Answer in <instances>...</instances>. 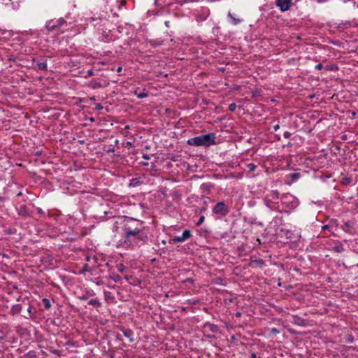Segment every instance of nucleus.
Returning a JSON list of instances; mask_svg holds the SVG:
<instances>
[{"instance_id":"obj_1","label":"nucleus","mask_w":358,"mask_h":358,"mask_svg":"<svg viewBox=\"0 0 358 358\" xmlns=\"http://www.w3.org/2000/svg\"><path fill=\"white\" fill-rule=\"evenodd\" d=\"M115 222V224H118ZM122 233L117 242V247L126 250H134L148 241V235L145 231V222L129 216H123L120 222Z\"/></svg>"},{"instance_id":"obj_2","label":"nucleus","mask_w":358,"mask_h":358,"mask_svg":"<svg viewBox=\"0 0 358 358\" xmlns=\"http://www.w3.org/2000/svg\"><path fill=\"white\" fill-rule=\"evenodd\" d=\"M215 138L216 136L215 133H209L190 138L187 140V143L191 146L210 147L215 144Z\"/></svg>"},{"instance_id":"obj_3","label":"nucleus","mask_w":358,"mask_h":358,"mask_svg":"<svg viewBox=\"0 0 358 358\" xmlns=\"http://www.w3.org/2000/svg\"><path fill=\"white\" fill-rule=\"evenodd\" d=\"M281 203L289 210L295 209L299 205L298 199L292 194H284L281 197Z\"/></svg>"},{"instance_id":"obj_4","label":"nucleus","mask_w":358,"mask_h":358,"mask_svg":"<svg viewBox=\"0 0 358 358\" xmlns=\"http://www.w3.org/2000/svg\"><path fill=\"white\" fill-rule=\"evenodd\" d=\"M66 24V21L63 17H60L57 20L54 19L48 20L46 22L45 28L48 31H52Z\"/></svg>"},{"instance_id":"obj_5","label":"nucleus","mask_w":358,"mask_h":358,"mask_svg":"<svg viewBox=\"0 0 358 358\" xmlns=\"http://www.w3.org/2000/svg\"><path fill=\"white\" fill-rule=\"evenodd\" d=\"M212 211L215 215L224 217L229 213V209L223 201H220L214 206Z\"/></svg>"},{"instance_id":"obj_6","label":"nucleus","mask_w":358,"mask_h":358,"mask_svg":"<svg viewBox=\"0 0 358 358\" xmlns=\"http://www.w3.org/2000/svg\"><path fill=\"white\" fill-rule=\"evenodd\" d=\"M15 208L17 215L24 219L32 217L33 216V212L25 204L16 206Z\"/></svg>"},{"instance_id":"obj_7","label":"nucleus","mask_w":358,"mask_h":358,"mask_svg":"<svg viewBox=\"0 0 358 358\" xmlns=\"http://www.w3.org/2000/svg\"><path fill=\"white\" fill-rule=\"evenodd\" d=\"M279 195L280 194L277 190L271 191L264 199L265 204L270 207L271 203H277L279 199Z\"/></svg>"},{"instance_id":"obj_8","label":"nucleus","mask_w":358,"mask_h":358,"mask_svg":"<svg viewBox=\"0 0 358 358\" xmlns=\"http://www.w3.org/2000/svg\"><path fill=\"white\" fill-rule=\"evenodd\" d=\"M191 236V231L188 229H186L182 232L181 236H175L171 238L169 243L171 244H176L179 242H183L189 239Z\"/></svg>"},{"instance_id":"obj_9","label":"nucleus","mask_w":358,"mask_h":358,"mask_svg":"<svg viewBox=\"0 0 358 358\" xmlns=\"http://www.w3.org/2000/svg\"><path fill=\"white\" fill-rule=\"evenodd\" d=\"M275 5L281 12H285L290 9L292 6V0H276Z\"/></svg>"},{"instance_id":"obj_10","label":"nucleus","mask_w":358,"mask_h":358,"mask_svg":"<svg viewBox=\"0 0 358 358\" xmlns=\"http://www.w3.org/2000/svg\"><path fill=\"white\" fill-rule=\"evenodd\" d=\"M264 265V261L262 259L257 258L255 256H251L250 258L249 266L252 268H262Z\"/></svg>"},{"instance_id":"obj_11","label":"nucleus","mask_w":358,"mask_h":358,"mask_svg":"<svg viewBox=\"0 0 358 358\" xmlns=\"http://www.w3.org/2000/svg\"><path fill=\"white\" fill-rule=\"evenodd\" d=\"M292 319L293 320H292V323L295 325L301 326V327H305L307 325L306 320L301 317L300 316L292 315Z\"/></svg>"},{"instance_id":"obj_12","label":"nucleus","mask_w":358,"mask_h":358,"mask_svg":"<svg viewBox=\"0 0 358 358\" xmlns=\"http://www.w3.org/2000/svg\"><path fill=\"white\" fill-rule=\"evenodd\" d=\"M213 187V185L210 182L202 183L200 186L201 190L206 194H209Z\"/></svg>"},{"instance_id":"obj_13","label":"nucleus","mask_w":358,"mask_h":358,"mask_svg":"<svg viewBox=\"0 0 358 358\" xmlns=\"http://www.w3.org/2000/svg\"><path fill=\"white\" fill-rule=\"evenodd\" d=\"M123 335L129 339L130 343L134 341V332L132 330L129 329H121Z\"/></svg>"},{"instance_id":"obj_14","label":"nucleus","mask_w":358,"mask_h":358,"mask_svg":"<svg viewBox=\"0 0 358 358\" xmlns=\"http://www.w3.org/2000/svg\"><path fill=\"white\" fill-rule=\"evenodd\" d=\"M87 86L93 90L103 87L101 83L95 79L89 81Z\"/></svg>"},{"instance_id":"obj_15","label":"nucleus","mask_w":358,"mask_h":358,"mask_svg":"<svg viewBox=\"0 0 358 358\" xmlns=\"http://www.w3.org/2000/svg\"><path fill=\"white\" fill-rule=\"evenodd\" d=\"M134 94L138 98V99H143V98H145L147 96H148V93L146 92L145 90H140L139 88H137L135 91H134Z\"/></svg>"},{"instance_id":"obj_16","label":"nucleus","mask_w":358,"mask_h":358,"mask_svg":"<svg viewBox=\"0 0 358 358\" xmlns=\"http://www.w3.org/2000/svg\"><path fill=\"white\" fill-rule=\"evenodd\" d=\"M22 309V306L20 304H15L11 307L10 314L15 315L20 313Z\"/></svg>"},{"instance_id":"obj_17","label":"nucleus","mask_w":358,"mask_h":358,"mask_svg":"<svg viewBox=\"0 0 358 358\" xmlns=\"http://www.w3.org/2000/svg\"><path fill=\"white\" fill-rule=\"evenodd\" d=\"M163 42L164 41L160 39V38H157V39H152V40H150L149 41V44L153 47V48H156L157 46H159V45H162L163 44Z\"/></svg>"},{"instance_id":"obj_18","label":"nucleus","mask_w":358,"mask_h":358,"mask_svg":"<svg viewBox=\"0 0 358 358\" xmlns=\"http://www.w3.org/2000/svg\"><path fill=\"white\" fill-rule=\"evenodd\" d=\"M345 250L343 245L341 243H337L332 248V251L341 253Z\"/></svg>"},{"instance_id":"obj_19","label":"nucleus","mask_w":358,"mask_h":358,"mask_svg":"<svg viewBox=\"0 0 358 358\" xmlns=\"http://www.w3.org/2000/svg\"><path fill=\"white\" fill-rule=\"evenodd\" d=\"M88 303L97 308L101 307V303L97 299H92L89 301Z\"/></svg>"},{"instance_id":"obj_20","label":"nucleus","mask_w":358,"mask_h":358,"mask_svg":"<svg viewBox=\"0 0 358 358\" xmlns=\"http://www.w3.org/2000/svg\"><path fill=\"white\" fill-rule=\"evenodd\" d=\"M36 66H37L38 69L43 70V71H46L48 69V65H47L46 62H38L36 63Z\"/></svg>"},{"instance_id":"obj_21","label":"nucleus","mask_w":358,"mask_h":358,"mask_svg":"<svg viewBox=\"0 0 358 358\" xmlns=\"http://www.w3.org/2000/svg\"><path fill=\"white\" fill-rule=\"evenodd\" d=\"M104 297L105 300L107 301H112L114 299V296L110 292L106 291L104 292Z\"/></svg>"},{"instance_id":"obj_22","label":"nucleus","mask_w":358,"mask_h":358,"mask_svg":"<svg viewBox=\"0 0 358 358\" xmlns=\"http://www.w3.org/2000/svg\"><path fill=\"white\" fill-rule=\"evenodd\" d=\"M141 183L142 182L140 181V180L138 178H133L131 180L129 185L135 187L139 186Z\"/></svg>"},{"instance_id":"obj_23","label":"nucleus","mask_w":358,"mask_h":358,"mask_svg":"<svg viewBox=\"0 0 358 358\" xmlns=\"http://www.w3.org/2000/svg\"><path fill=\"white\" fill-rule=\"evenodd\" d=\"M42 303H43V306L45 307V309H50V307H51V303H50V301L48 299H46V298H43L42 299Z\"/></svg>"},{"instance_id":"obj_24","label":"nucleus","mask_w":358,"mask_h":358,"mask_svg":"<svg viewBox=\"0 0 358 358\" xmlns=\"http://www.w3.org/2000/svg\"><path fill=\"white\" fill-rule=\"evenodd\" d=\"M301 176L299 173H293L289 175V178L292 182L296 181Z\"/></svg>"},{"instance_id":"obj_25","label":"nucleus","mask_w":358,"mask_h":358,"mask_svg":"<svg viewBox=\"0 0 358 358\" xmlns=\"http://www.w3.org/2000/svg\"><path fill=\"white\" fill-rule=\"evenodd\" d=\"M27 312H28V314H29V316H26L24 315V317L25 318H33L34 317V313L32 311V306H29V308H27Z\"/></svg>"},{"instance_id":"obj_26","label":"nucleus","mask_w":358,"mask_h":358,"mask_svg":"<svg viewBox=\"0 0 358 358\" xmlns=\"http://www.w3.org/2000/svg\"><path fill=\"white\" fill-rule=\"evenodd\" d=\"M228 16L231 19L232 23L234 25L238 24L241 22V20L235 18L230 12L229 13Z\"/></svg>"},{"instance_id":"obj_27","label":"nucleus","mask_w":358,"mask_h":358,"mask_svg":"<svg viewBox=\"0 0 358 358\" xmlns=\"http://www.w3.org/2000/svg\"><path fill=\"white\" fill-rule=\"evenodd\" d=\"M247 167L250 172H254L257 169V166L253 163L248 164Z\"/></svg>"},{"instance_id":"obj_28","label":"nucleus","mask_w":358,"mask_h":358,"mask_svg":"<svg viewBox=\"0 0 358 358\" xmlns=\"http://www.w3.org/2000/svg\"><path fill=\"white\" fill-rule=\"evenodd\" d=\"M209 329L212 332H217L218 331V327L215 324H208Z\"/></svg>"},{"instance_id":"obj_29","label":"nucleus","mask_w":358,"mask_h":358,"mask_svg":"<svg viewBox=\"0 0 358 358\" xmlns=\"http://www.w3.org/2000/svg\"><path fill=\"white\" fill-rule=\"evenodd\" d=\"M269 332L271 334H278L280 333V330L277 328H271L269 329Z\"/></svg>"},{"instance_id":"obj_30","label":"nucleus","mask_w":358,"mask_h":358,"mask_svg":"<svg viewBox=\"0 0 358 358\" xmlns=\"http://www.w3.org/2000/svg\"><path fill=\"white\" fill-rule=\"evenodd\" d=\"M88 271H90L89 265L88 264H85L84 266L83 267L80 273H83L85 272H88Z\"/></svg>"},{"instance_id":"obj_31","label":"nucleus","mask_w":358,"mask_h":358,"mask_svg":"<svg viewBox=\"0 0 358 358\" xmlns=\"http://www.w3.org/2000/svg\"><path fill=\"white\" fill-rule=\"evenodd\" d=\"M125 266L122 264H120L117 265L118 271L122 273L124 271Z\"/></svg>"},{"instance_id":"obj_32","label":"nucleus","mask_w":358,"mask_h":358,"mask_svg":"<svg viewBox=\"0 0 358 358\" xmlns=\"http://www.w3.org/2000/svg\"><path fill=\"white\" fill-rule=\"evenodd\" d=\"M236 108V103H231L229 106V110L230 111H234Z\"/></svg>"},{"instance_id":"obj_33","label":"nucleus","mask_w":358,"mask_h":358,"mask_svg":"<svg viewBox=\"0 0 358 358\" xmlns=\"http://www.w3.org/2000/svg\"><path fill=\"white\" fill-rule=\"evenodd\" d=\"M205 217L203 215L201 216L198 222H196L197 226H200L204 221Z\"/></svg>"},{"instance_id":"obj_34","label":"nucleus","mask_w":358,"mask_h":358,"mask_svg":"<svg viewBox=\"0 0 358 358\" xmlns=\"http://www.w3.org/2000/svg\"><path fill=\"white\" fill-rule=\"evenodd\" d=\"M291 135L292 134H291V133L289 131H285L284 134H283V136L285 138H289L291 136Z\"/></svg>"},{"instance_id":"obj_35","label":"nucleus","mask_w":358,"mask_h":358,"mask_svg":"<svg viewBox=\"0 0 358 358\" xmlns=\"http://www.w3.org/2000/svg\"><path fill=\"white\" fill-rule=\"evenodd\" d=\"M94 75V71L92 69H90L87 71V75H86V77L87 76H92Z\"/></svg>"},{"instance_id":"obj_36","label":"nucleus","mask_w":358,"mask_h":358,"mask_svg":"<svg viewBox=\"0 0 358 358\" xmlns=\"http://www.w3.org/2000/svg\"><path fill=\"white\" fill-rule=\"evenodd\" d=\"M36 210L41 215H45V212L41 208H37Z\"/></svg>"},{"instance_id":"obj_37","label":"nucleus","mask_w":358,"mask_h":358,"mask_svg":"<svg viewBox=\"0 0 358 358\" xmlns=\"http://www.w3.org/2000/svg\"><path fill=\"white\" fill-rule=\"evenodd\" d=\"M322 68H323V65L322 64H318L315 67V69L317 70H321Z\"/></svg>"},{"instance_id":"obj_38","label":"nucleus","mask_w":358,"mask_h":358,"mask_svg":"<svg viewBox=\"0 0 358 358\" xmlns=\"http://www.w3.org/2000/svg\"><path fill=\"white\" fill-rule=\"evenodd\" d=\"M103 108V106L101 103H98L95 106L96 110H101Z\"/></svg>"},{"instance_id":"obj_39","label":"nucleus","mask_w":358,"mask_h":358,"mask_svg":"<svg viewBox=\"0 0 358 358\" xmlns=\"http://www.w3.org/2000/svg\"><path fill=\"white\" fill-rule=\"evenodd\" d=\"M112 278L115 282H117L120 279V277L117 275L114 277H112Z\"/></svg>"},{"instance_id":"obj_40","label":"nucleus","mask_w":358,"mask_h":358,"mask_svg":"<svg viewBox=\"0 0 358 358\" xmlns=\"http://www.w3.org/2000/svg\"><path fill=\"white\" fill-rule=\"evenodd\" d=\"M87 299H88V297L86 295H83V296L80 297V299L82 300V301H85Z\"/></svg>"},{"instance_id":"obj_41","label":"nucleus","mask_w":358,"mask_h":358,"mask_svg":"<svg viewBox=\"0 0 358 358\" xmlns=\"http://www.w3.org/2000/svg\"><path fill=\"white\" fill-rule=\"evenodd\" d=\"M273 129L275 131H278L280 129V125L278 124L274 125Z\"/></svg>"},{"instance_id":"obj_42","label":"nucleus","mask_w":358,"mask_h":358,"mask_svg":"<svg viewBox=\"0 0 358 358\" xmlns=\"http://www.w3.org/2000/svg\"><path fill=\"white\" fill-rule=\"evenodd\" d=\"M143 158L145 159H150V157L147 154H143Z\"/></svg>"},{"instance_id":"obj_43","label":"nucleus","mask_w":358,"mask_h":358,"mask_svg":"<svg viewBox=\"0 0 358 358\" xmlns=\"http://www.w3.org/2000/svg\"><path fill=\"white\" fill-rule=\"evenodd\" d=\"M322 228L323 230H327V229H329V225H324V226H322Z\"/></svg>"},{"instance_id":"obj_44","label":"nucleus","mask_w":358,"mask_h":358,"mask_svg":"<svg viewBox=\"0 0 358 358\" xmlns=\"http://www.w3.org/2000/svg\"><path fill=\"white\" fill-rule=\"evenodd\" d=\"M6 201V198L4 196H0V202H4Z\"/></svg>"},{"instance_id":"obj_45","label":"nucleus","mask_w":358,"mask_h":358,"mask_svg":"<svg viewBox=\"0 0 358 358\" xmlns=\"http://www.w3.org/2000/svg\"><path fill=\"white\" fill-rule=\"evenodd\" d=\"M122 68L121 66H119V67L117 68V73H120V72L122 71Z\"/></svg>"},{"instance_id":"obj_46","label":"nucleus","mask_w":358,"mask_h":358,"mask_svg":"<svg viewBox=\"0 0 358 358\" xmlns=\"http://www.w3.org/2000/svg\"><path fill=\"white\" fill-rule=\"evenodd\" d=\"M250 357L251 358H257V355L255 353H252L251 355H250Z\"/></svg>"},{"instance_id":"obj_47","label":"nucleus","mask_w":358,"mask_h":358,"mask_svg":"<svg viewBox=\"0 0 358 358\" xmlns=\"http://www.w3.org/2000/svg\"><path fill=\"white\" fill-rule=\"evenodd\" d=\"M22 196V192H20L17 194V196Z\"/></svg>"},{"instance_id":"obj_48","label":"nucleus","mask_w":358,"mask_h":358,"mask_svg":"<svg viewBox=\"0 0 358 358\" xmlns=\"http://www.w3.org/2000/svg\"><path fill=\"white\" fill-rule=\"evenodd\" d=\"M90 100L91 101H96V97L95 96H92V97H90Z\"/></svg>"},{"instance_id":"obj_49","label":"nucleus","mask_w":358,"mask_h":358,"mask_svg":"<svg viewBox=\"0 0 358 358\" xmlns=\"http://www.w3.org/2000/svg\"><path fill=\"white\" fill-rule=\"evenodd\" d=\"M236 316L239 317V316H241V313L237 312V313H236Z\"/></svg>"},{"instance_id":"obj_50","label":"nucleus","mask_w":358,"mask_h":358,"mask_svg":"<svg viewBox=\"0 0 358 358\" xmlns=\"http://www.w3.org/2000/svg\"><path fill=\"white\" fill-rule=\"evenodd\" d=\"M142 164H143V165H144V166H147V165L148 164V163H147V162H143V163H142Z\"/></svg>"},{"instance_id":"obj_51","label":"nucleus","mask_w":358,"mask_h":358,"mask_svg":"<svg viewBox=\"0 0 358 358\" xmlns=\"http://www.w3.org/2000/svg\"><path fill=\"white\" fill-rule=\"evenodd\" d=\"M129 128H130V127H129V125L125 126V129H129Z\"/></svg>"},{"instance_id":"obj_52","label":"nucleus","mask_w":358,"mask_h":358,"mask_svg":"<svg viewBox=\"0 0 358 358\" xmlns=\"http://www.w3.org/2000/svg\"><path fill=\"white\" fill-rule=\"evenodd\" d=\"M345 225H346L347 227H350V224H348V223H345Z\"/></svg>"},{"instance_id":"obj_53","label":"nucleus","mask_w":358,"mask_h":358,"mask_svg":"<svg viewBox=\"0 0 358 358\" xmlns=\"http://www.w3.org/2000/svg\"><path fill=\"white\" fill-rule=\"evenodd\" d=\"M66 344L71 345L72 343L71 342H68Z\"/></svg>"},{"instance_id":"obj_54","label":"nucleus","mask_w":358,"mask_h":358,"mask_svg":"<svg viewBox=\"0 0 358 358\" xmlns=\"http://www.w3.org/2000/svg\"><path fill=\"white\" fill-rule=\"evenodd\" d=\"M112 151H114V149L108 150V152H112Z\"/></svg>"},{"instance_id":"obj_55","label":"nucleus","mask_w":358,"mask_h":358,"mask_svg":"<svg viewBox=\"0 0 358 358\" xmlns=\"http://www.w3.org/2000/svg\"><path fill=\"white\" fill-rule=\"evenodd\" d=\"M112 151H114V149L108 150V152H112Z\"/></svg>"},{"instance_id":"obj_56","label":"nucleus","mask_w":358,"mask_h":358,"mask_svg":"<svg viewBox=\"0 0 358 358\" xmlns=\"http://www.w3.org/2000/svg\"><path fill=\"white\" fill-rule=\"evenodd\" d=\"M112 151H114V149L108 150V152H112Z\"/></svg>"},{"instance_id":"obj_57","label":"nucleus","mask_w":358,"mask_h":358,"mask_svg":"<svg viewBox=\"0 0 358 358\" xmlns=\"http://www.w3.org/2000/svg\"><path fill=\"white\" fill-rule=\"evenodd\" d=\"M356 115L355 112H353L352 115Z\"/></svg>"},{"instance_id":"obj_58","label":"nucleus","mask_w":358,"mask_h":358,"mask_svg":"<svg viewBox=\"0 0 358 358\" xmlns=\"http://www.w3.org/2000/svg\"><path fill=\"white\" fill-rule=\"evenodd\" d=\"M357 266H358V264H357Z\"/></svg>"}]
</instances>
